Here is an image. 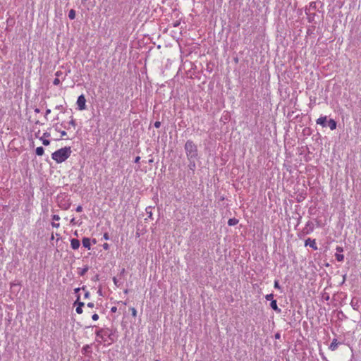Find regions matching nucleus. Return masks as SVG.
Returning <instances> with one entry per match:
<instances>
[{
  "mask_svg": "<svg viewBox=\"0 0 361 361\" xmlns=\"http://www.w3.org/2000/svg\"><path fill=\"white\" fill-rule=\"evenodd\" d=\"M71 147L61 148L51 154V158L58 164L65 161L71 154Z\"/></svg>",
  "mask_w": 361,
  "mask_h": 361,
  "instance_id": "obj_1",
  "label": "nucleus"
},
{
  "mask_svg": "<svg viewBox=\"0 0 361 361\" xmlns=\"http://www.w3.org/2000/svg\"><path fill=\"white\" fill-rule=\"evenodd\" d=\"M116 330L110 329L109 328L99 329L96 331L97 337L101 338L104 342L110 341V343H114L116 341L115 336Z\"/></svg>",
  "mask_w": 361,
  "mask_h": 361,
  "instance_id": "obj_2",
  "label": "nucleus"
},
{
  "mask_svg": "<svg viewBox=\"0 0 361 361\" xmlns=\"http://www.w3.org/2000/svg\"><path fill=\"white\" fill-rule=\"evenodd\" d=\"M184 149L188 159H198L197 146L192 140H188L186 141Z\"/></svg>",
  "mask_w": 361,
  "mask_h": 361,
  "instance_id": "obj_3",
  "label": "nucleus"
},
{
  "mask_svg": "<svg viewBox=\"0 0 361 361\" xmlns=\"http://www.w3.org/2000/svg\"><path fill=\"white\" fill-rule=\"evenodd\" d=\"M314 228V224L312 221H308L306 223L305 226L302 228V231L298 235L299 237L302 238V236H304L305 235H308V234L311 233L312 232H313Z\"/></svg>",
  "mask_w": 361,
  "mask_h": 361,
  "instance_id": "obj_4",
  "label": "nucleus"
},
{
  "mask_svg": "<svg viewBox=\"0 0 361 361\" xmlns=\"http://www.w3.org/2000/svg\"><path fill=\"white\" fill-rule=\"evenodd\" d=\"M77 105L79 110H84L86 109V99L83 94H81L78 97Z\"/></svg>",
  "mask_w": 361,
  "mask_h": 361,
  "instance_id": "obj_5",
  "label": "nucleus"
},
{
  "mask_svg": "<svg viewBox=\"0 0 361 361\" xmlns=\"http://www.w3.org/2000/svg\"><path fill=\"white\" fill-rule=\"evenodd\" d=\"M310 246L314 250H317L318 249L315 239L312 240L311 238H307L305 242V246Z\"/></svg>",
  "mask_w": 361,
  "mask_h": 361,
  "instance_id": "obj_6",
  "label": "nucleus"
},
{
  "mask_svg": "<svg viewBox=\"0 0 361 361\" xmlns=\"http://www.w3.org/2000/svg\"><path fill=\"white\" fill-rule=\"evenodd\" d=\"M339 344H341V343L338 342L336 338H334L332 340V342L331 343L329 348L331 351H335L337 348Z\"/></svg>",
  "mask_w": 361,
  "mask_h": 361,
  "instance_id": "obj_7",
  "label": "nucleus"
},
{
  "mask_svg": "<svg viewBox=\"0 0 361 361\" xmlns=\"http://www.w3.org/2000/svg\"><path fill=\"white\" fill-rule=\"evenodd\" d=\"M80 245V243L79 240H78L76 238L71 239V246L72 249L77 250L79 248Z\"/></svg>",
  "mask_w": 361,
  "mask_h": 361,
  "instance_id": "obj_8",
  "label": "nucleus"
},
{
  "mask_svg": "<svg viewBox=\"0 0 361 361\" xmlns=\"http://www.w3.org/2000/svg\"><path fill=\"white\" fill-rule=\"evenodd\" d=\"M189 161L188 164V168L190 170L192 171V173H194L195 169H196V161L197 159H188Z\"/></svg>",
  "mask_w": 361,
  "mask_h": 361,
  "instance_id": "obj_9",
  "label": "nucleus"
},
{
  "mask_svg": "<svg viewBox=\"0 0 361 361\" xmlns=\"http://www.w3.org/2000/svg\"><path fill=\"white\" fill-rule=\"evenodd\" d=\"M326 120H327V117L326 116H321L316 121V123H317V124L321 125L323 127H326Z\"/></svg>",
  "mask_w": 361,
  "mask_h": 361,
  "instance_id": "obj_10",
  "label": "nucleus"
},
{
  "mask_svg": "<svg viewBox=\"0 0 361 361\" xmlns=\"http://www.w3.org/2000/svg\"><path fill=\"white\" fill-rule=\"evenodd\" d=\"M350 305L353 308V310H358L360 308L359 300L355 298H353L351 300Z\"/></svg>",
  "mask_w": 361,
  "mask_h": 361,
  "instance_id": "obj_11",
  "label": "nucleus"
},
{
  "mask_svg": "<svg viewBox=\"0 0 361 361\" xmlns=\"http://www.w3.org/2000/svg\"><path fill=\"white\" fill-rule=\"evenodd\" d=\"M82 245L88 249V250H90L91 249V243H90V239L88 238H82Z\"/></svg>",
  "mask_w": 361,
  "mask_h": 361,
  "instance_id": "obj_12",
  "label": "nucleus"
},
{
  "mask_svg": "<svg viewBox=\"0 0 361 361\" xmlns=\"http://www.w3.org/2000/svg\"><path fill=\"white\" fill-rule=\"evenodd\" d=\"M270 306L276 312L280 313L281 312V310L277 306V302L276 300H272V301H271Z\"/></svg>",
  "mask_w": 361,
  "mask_h": 361,
  "instance_id": "obj_13",
  "label": "nucleus"
},
{
  "mask_svg": "<svg viewBox=\"0 0 361 361\" xmlns=\"http://www.w3.org/2000/svg\"><path fill=\"white\" fill-rule=\"evenodd\" d=\"M336 122L332 119V118H330L328 121V126L330 128L331 130H335L336 128Z\"/></svg>",
  "mask_w": 361,
  "mask_h": 361,
  "instance_id": "obj_14",
  "label": "nucleus"
},
{
  "mask_svg": "<svg viewBox=\"0 0 361 361\" xmlns=\"http://www.w3.org/2000/svg\"><path fill=\"white\" fill-rule=\"evenodd\" d=\"M238 223V220L235 218L229 219L228 221V226H235Z\"/></svg>",
  "mask_w": 361,
  "mask_h": 361,
  "instance_id": "obj_15",
  "label": "nucleus"
},
{
  "mask_svg": "<svg viewBox=\"0 0 361 361\" xmlns=\"http://www.w3.org/2000/svg\"><path fill=\"white\" fill-rule=\"evenodd\" d=\"M90 352H91V348L89 345H85L82 347V354H86Z\"/></svg>",
  "mask_w": 361,
  "mask_h": 361,
  "instance_id": "obj_16",
  "label": "nucleus"
},
{
  "mask_svg": "<svg viewBox=\"0 0 361 361\" xmlns=\"http://www.w3.org/2000/svg\"><path fill=\"white\" fill-rule=\"evenodd\" d=\"M36 154L38 155V156H42L44 154V149L42 147H37L36 149Z\"/></svg>",
  "mask_w": 361,
  "mask_h": 361,
  "instance_id": "obj_17",
  "label": "nucleus"
},
{
  "mask_svg": "<svg viewBox=\"0 0 361 361\" xmlns=\"http://www.w3.org/2000/svg\"><path fill=\"white\" fill-rule=\"evenodd\" d=\"M68 18L71 20H73L75 18V11L74 9H71L68 13Z\"/></svg>",
  "mask_w": 361,
  "mask_h": 361,
  "instance_id": "obj_18",
  "label": "nucleus"
},
{
  "mask_svg": "<svg viewBox=\"0 0 361 361\" xmlns=\"http://www.w3.org/2000/svg\"><path fill=\"white\" fill-rule=\"evenodd\" d=\"M335 257L338 262H343L344 259V255L341 253H336Z\"/></svg>",
  "mask_w": 361,
  "mask_h": 361,
  "instance_id": "obj_19",
  "label": "nucleus"
},
{
  "mask_svg": "<svg viewBox=\"0 0 361 361\" xmlns=\"http://www.w3.org/2000/svg\"><path fill=\"white\" fill-rule=\"evenodd\" d=\"M89 268L87 266H86L85 267H84L83 269H80L78 272V274L80 275V276H84L87 271H88Z\"/></svg>",
  "mask_w": 361,
  "mask_h": 361,
  "instance_id": "obj_20",
  "label": "nucleus"
},
{
  "mask_svg": "<svg viewBox=\"0 0 361 361\" xmlns=\"http://www.w3.org/2000/svg\"><path fill=\"white\" fill-rule=\"evenodd\" d=\"M79 300H80V296H78V298L74 304L77 305L78 307H82L85 305V304H84V302H80Z\"/></svg>",
  "mask_w": 361,
  "mask_h": 361,
  "instance_id": "obj_21",
  "label": "nucleus"
},
{
  "mask_svg": "<svg viewBox=\"0 0 361 361\" xmlns=\"http://www.w3.org/2000/svg\"><path fill=\"white\" fill-rule=\"evenodd\" d=\"M265 298L267 300L272 301V300H274V294L273 293L268 294L265 296Z\"/></svg>",
  "mask_w": 361,
  "mask_h": 361,
  "instance_id": "obj_22",
  "label": "nucleus"
},
{
  "mask_svg": "<svg viewBox=\"0 0 361 361\" xmlns=\"http://www.w3.org/2000/svg\"><path fill=\"white\" fill-rule=\"evenodd\" d=\"M319 355H321L322 361H329L326 357L324 355V353L322 350H319Z\"/></svg>",
  "mask_w": 361,
  "mask_h": 361,
  "instance_id": "obj_23",
  "label": "nucleus"
},
{
  "mask_svg": "<svg viewBox=\"0 0 361 361\" xmlns=\"http://www.w3.org/2000/svg\"><path fill=\"white\" fill-rule=\"evenodd\" d=\"M40 140H42L43 145L45 146H48L50 144V141L49 140L42 138H40Z\"/></svg>",
  "mask_w": 361,
  "mask_h": 361,
  "instance_id": "obj_24",
  "label": "nucleus"
},
{
  "mask_svg": "<svg viewBox=\"0 0 361 361\" xmlns=\"http://www.w3.org/2000/svg\"><path fill=\"white\" fill-rule=\"evenodd\" d=\"M69 125H71L73 127L76 126L75 120L73 117L71 118V120L69 121Z\"/></svg>",
  "mask_w": 361,
  "mask_h": 361,
  "instance_id": "obj_25",
  "label": "nucleus"
},
{
  "mask_svg": "<svg viewBox=\"0 0 361 361\" xmlns=\"http://www.w3.org/2000/svg\"><path fill=\"white\" fill-rule=\"evenodd\" d=\"M274 288H276V289H279V290H281V286L279 285V281H274Z\"/></svg>",
  "mask_w": 361,
  "mask_h": 361,
  "instance_id": "obj_26",
  "label": "nucleus"
},
{
  "mask_svg": "<svg viewBox=\"0 0 361 361\" xmlns=\"http://www.w3.org/2000/svg\"><path fill=\"white\" fill-rule=\"evenodd\" d=\"M130 310L132 312V315L135 317L137 316V310L135 307H130Z\"/></svg>",
  "mask_w": 361,
  "mask_h": 361,
  "instance_id": "obj_27",
  "label": "nucleus"
},
{
  "mask_svg": "<svg viewBox=\"0 0 361 361\" xmlns=\"http://www.w3.org/2000/svg\"><path fill=\"white\" fill-rule=\"evenodd\" d=\"M60 82H61V81H60L59 78H56L54 80V81H53V84H54V85H59L60 84Z\"/></svg>",
  "mask_w": 361,
  "mask_h": 361,
  "instance_id": "obj_28",
  "label": "nucleus"
},
{
  "mask_svg": "<svg viewBox=\"0 0 361 361\" xmlns=\"http://www.w3.org/2000/svg\"><path fill=\"white\" fill-rule=\"evenodd\" d=\"M75 311L78 314H82V307L77 306Z\"/></svg>",
  "mask_w": 361,
  "mask_h": 361,
  "instance_id": "obj_29",
  "label": "nucleus"
},
{
  "mask_svg": "<svg viewBox=\"0 0 361 361\" xmlns=\"http://www.w3.org/2000/svg\"><path fill=\"white\" fill-rule=\"evenodd\" d=\"M60 219V217L57 214H54L52 216V220L54 221H59Z\"/></svg>",
  "mask_w": 361,
  "mask_h": 361,
  "instance_id": "obj_30",
  "label": "nucleus"
},
{
  "mask_svg": "<svg viewBox=\"0 0 361 361\" xmlns=\"http://www.w3.org/2000/svg\"><path fill=\"white\" fill-rule=\"evenodd\" d=\"M154 126L156 128H159L161 126V122H160V121H156V122L154 123Z\"/></svg>",
  "mask_w": 361,
  "mask_h": 361,
  "instance_id": "obj_31",
  "label": "nucleus"
},
{
  "mask_svg": "<svg viewBox=\"0 0 361 361\" xmlns=\"http://www.w3.org/2000/svg\"><path fill=\"white\" fill-rule=\"evenodd\" d=\"M336 250V251L338 253H341V252H343V248L342 247H340V246H337Z\"/></svg>",
  "mask_w": 361,
  "mask_h": 361,
  "instance_id": "obj_32",
  "label": "nucleus"
},
{
  "mask_svg": "<svg viewBox=\"0 0 361 361\" xmlns=\"http://www.w3.org/2000/svg\"><path fill=\"white\" fill-rule=\"evenodd\" d=\"M92 319L94 320V321H97L98 319H99V316L97 314H94L92 316Z\"/></svg>",
  "mask_w": 361,
  "mask_h": 361,
  "instance_id": "obj_33",
  "label": "nucleus"
},
{
  "mask_svg": "<svg viewBox=\"0 0 361 361\" xmlns=\"http://www.w3.org/2000/svg\"><path fill=\"white\" fill-rule=\"evenodd\" d=\"M76 212H81L82 211V207L81 205H78L77 207H76Z\"/></svg>",
  "mask_w": 361,
  "mask_h": 361,
  "instance_id": "obj_34",
  "label": "nucleus"
},
{
  "mask_svg": "<svg viewBox=\"0 0 361 361\" xmlns=\"http://www.w3.org/2000/svg\"><path fill=\"white\" fill-rule=\"evenodd\" d=\"M103 238L105 239V240H109V235L108 233H104V235H103Z\"/></svg>",
  "mask_w": 361,
  "mask_h": 361,
  "instance_id": "obj_35",
  "label": "nucleus"
},
{
  "mask_svg": "<svg viewBox=\"0 0 361 361\" xmlns=\"http://www.w3.org/2000/svg\"><path fill=\"white\" fill-rule=\"evenodd\" d=\"M85 286H83L82 288H75L74 291H75V293H78L80 291V290H81V289L82 290H85Z\"/></svg>",
  "mask_w": 361,
  "mask_h": 361,
  "instance_id": "obj_36",
  "label": "nucleus"
},
{
  "mask_svg": "<svg viewBox=\"0 0 361 361\" xmlns=\"http://www.w3.org/2000/svg\"><path fill=\"white\" fill-rule=\"evenodd\" d=\"M62 75V72L61 71H58L56 72L55 73V75L56 76V78H59V77H60L61 75Z\"/></svg>",
  "mask_w": 361,
  "mask_h": 361,
  "instance_id": "obj_37",
  "label": "nucleus"
},
{
  "mask_svg": "<svg viewBox=\"0 0 361 361\" xmlns=\"http://www.w3.org/2000/svg\"><path fill=\"white\" fill-rule=\"evenodd\" d=\"M103 248H104L105 250H109V244H108V243H104V244L103 245Z\"/></svg>",
  "mask_w": 361,
  "mask_h": 361,
  "instance_id": "obj_38",
  "label": "nucleus"
},
{
  "mask_svg": "<svg viewBox=\"0 0 361 361\" xmlns=\"http://www.w3.org/2000/svg\"><path fill=\"white\" fill-rule=\"evenodd\" d=\"M51 226H52L53 227H55V228H59L60 225H59V223H54V222H52V223H51Z\"/></svg>",
  "mask_w": 361,
  "mask_h": 361,
  "instance_id": "obj_39",
  "label": "nucleus"
},
{
  "mask_svg": "<svg viewBox=\"0 0 361 361\" xmlns=\"http://www.w3.org/2000/svg\"><path fill=\"white\" fill-rule=\"evenodd\" d=\"M116 311H117V307H116L114 306V307H112L111 308V312L112 313H115V312H116Z\"/></svg>",
  "mask_w": 361,
  "mask_h": 361,
  "instance_id": "obj_40",
  "label": "nucleus"
},
{
  "mask_svg": "<svg viewBox=\"0 0 361 361\" xmlns=\"http://www.w3.org/2000/svg\"><path fill=\"white\" fill-rule=\"evenodd\" d=\"M274 338H275L276 339H280V338H281V334H280V333L277 332L276 334H275V335H274Z\"/></svg>",
  "mask_w": 361,
  "mask_h": 361,
  "instance_id": "obj_41",
  "label": "nucleus"
},
{
  "mask_svg": "<svg viewBox=\"0 0 361 361\" xmlns=\"http://www.w3.org/2000/svg\"><path fill=\"white\" fill-rule=\"evenodd\" d=\"M87 306L88 307H90V308H93V307H94V303H93V302H88V303H87Z\"/></svg>",
  "mask_w": 361,
  "mask_h": 361,
  "instance_id": "obj_42",
  "label": "nucleus"
},
{
  "mask_svg": "<svg viewBox=\"0 0 361 361\" xmlns=\"http://www.w3.org/2000/svg\"><path fill=\"white\" fill-rule=\"evenodd\" d=\"M60 133L61 135V137L66 135V132L65 130H61Z\"/></svg>",
  "mask_w": 361,
  "mask_h": 361,
  "instance_id": "obj_43",
  "label": "nucleus"
},
{
  "mask_svg": "<svg viewBox=\"0 0 361 361\" xmlns=\"http://www.w3.org/2000/svg\"><path fill=\"white\" fill-rule=\"evenodd\" d=\"M140 160V157L137 156L135 157L134 161H135V163H139Z\"/></svg>",
  "mask_w": 361,
  "mask_h": 361,
  "instance_id": "obj_44",
  "label": "nucleus"
},
{
  "mask_svg": "<svg viewBox=\"0 0 361 361\" xmlns=\"http://www.w3.org/2000/svg\"><path fill=\"white\" fill-rule=\"evenodd\" d=\"M89 297H90V293L88 291H86V293H85L84 298H88Z\"/></svg>",
  "mask_w": 361,
  "mask_h": 361,
  "instance_id": "obj_45",
  "label": "nucleus"
},
{
  "mask_svg": "<svg viewBox=\"0 0 361 361\" xmlns=\"http://www.w3.org/2000/svg\"><path fill=\"white\" fill-rule=\"evenodd\" d=\"M51 113V110L49 109L46 110L45 116H47L48 114Z\"/></svg>",
  "mask_w": 361,
  "mask_h": 361,
  "instance_id": "obj_46",
  "label": "nucleus"
},
{
  "mask_svg": "<svg viewBox=\"0 0 361 361\" xmlns=\"http://www.w3.org/2000/svg\"><path fill=\"white\" fill-rule=\"evenodd\" d=\"M113 281H114V284H115L116 286H118V284H117L118 281H117L116 278H115V277H114V278L113 279Z\"/></svg>",
  "mask_w": 361,
  "mask_h": 361,
  "instance_id": "obj_47",
  "label": "nucleus"
},
{
  "mask_svg": "<svg viewBox=\"0 0 361 361\" xmlns=\"http://www.w3.org/2000/svg\"><path fill=\"white\" fill-rule=\"evenodd\" d=\"M62 108V105H59L56 106V109H61Z\"/></svg>",
  "mask_w": 361,
  "mask_h": 361,
  "instance_id": "obj_48",
  "label": "nucleus"
},
{
  "mask_svg": "<svg viewBox=\"0 0 361 361\" xmlns=\"http://www.w3.org/2000/svg\"><path fill=\"white\" fill-rule=\"evenodd\" d=\"M39 111H39V109L38 108H36V109H35V113H39Z\"/></svg>",
  "mask_w": 361,
  "mask_h": 361,
  "instance_id": "obj_49",
  "label": "nucleus"
},
{
  "mask_svg": "<svg viewBox=\"0 0 361 361\" xmlns=\"http://www.w3.org/2000/svg\"><path fill=\"white\" fill-rule=\"evenodd\" d=\"M55 130L58 132H60L61 130L58 128L57 125L55 126Z\"/></svg>",
  "mask_w": 361,
  "mask_h": 361,
  "instance_id": "obj_50",
  "label": "nucleus"
},
{
  "mask_svg": "<svg viewBox=\"0 0 361 361\" xmlns=\"http://www.w3.org/2000/svg\"><path fill=\"white\" fill-rule=\"evenodd\" d=\"M44 137H49V133H44Z\"/></svg>",
  "mask_w": 361,
  "mask_h": 361,
  "instance_id": "obj_51",
  "label": "nucleus"
},
{
  "mask_svg": "<svg viewBox=\"0 0 361 361\" xmlns=\"http://www.w3.org/2000/svg\"><path fill=\"white\" fill-rule=\"evenodd\" d=\"M98 294H99V295H102V290H101V289H99V290H98Z\"/></svg>",
  "mask_w": 361,
  "mask_h": 361,
  "instance_id": "obj_52",
  "label": "nucleus"
},
{
  "mask_svg": "<svg viewBox=\"0 0 361 361\" xmlns=\"http://www.w3.org/2000/svg\"><path fill=\"white\" fill-rule=\"evenodd\" d=\"M147 213H148V214H149V217H151V216H152V212H149V211H147Z\"/></svg>",
  "mask_w": 361,
  "mask_h": 361,
  "instance_id": "obj_53",
  "label": "nucleus"
},
{
  "mask_svg": "<svg viewBox=\"0 0 361 361\" xmlns=\"http://www.w3.org/2000/svg\"><path fill=\"white\" fill-rule=\"evenodd\" d=\"M147 213H148V214H149V217H151V216H152V212H149V211H147Z\"/></svg>",
  "mask_w": 361,
  "mask_h": 361,
  "instance_id": "obj_54",
  "label": "nucleus"
},
{
  "mask_svg": "<svg viewBox=\"0 0 361 361\" xmlns=\"http://www.w3.org/2000/svg\"><path fill=\"white\" fill-rule=\"evenodd\" d=\"M178 23H175V24H174V27H176V26H178Z\"/></svg>",
  "mask_w": 361,
  "mask_h": 361,
  "instance_id": "obj_55",
  "label": "nucleus"
},
{
  "mask_svg": "<svg viewBox=\"0 0 361 361\" xmlns=\"http://www.w3.org/2000/svg\"><path fill=\"white\" fill-rule=\"evenodd\" d=\"M74 220H75L74 219H72L71 222V223H73V222H74Z\"/></svg>",
  "mask_w": 361,
  "mask_h": 361,
  "instance_id": "obj_56",
  "label": "nucleus"
},
{
  "mask_svg": "<svg viewBox=\"0 0 361 361\" xmlns=\"http://www.w3.org/2000/svg\"><path fill=\"white\" fill-rule=\"evenodd\" d=\"M93 243H96V240H95V239H94V240H93Z\"/></svg>",
  "mask_w": 361,
  "mask_h": 361,
  "instance_id": "obj_57",
  "label": "nucleus"
}]
</instances>
